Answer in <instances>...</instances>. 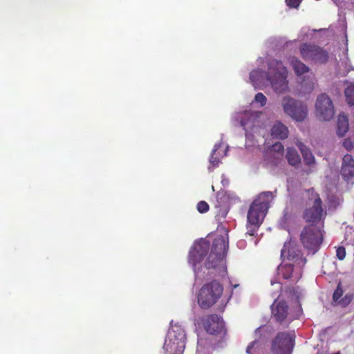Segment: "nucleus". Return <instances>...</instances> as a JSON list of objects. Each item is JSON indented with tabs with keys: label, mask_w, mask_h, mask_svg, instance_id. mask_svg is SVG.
<instances>
[{
	"label": "nucleus",
	"mask_w": 354,
	"mask_h": 354,
	"mask_svg": "<svg viewBox=\"0 0 354 354\" xmlns=\"http://www.w3.org/2000/svg\"><path fill=\"white\" fill-rule=\"evenodd\" d=\"M223 292V286L216 280L204 284L197 294L198 306L203 310L209 309L221 298Z\"/></svg>",
	"instance_id": "f257e3e1"
},
{
	"label": "nucleus",
	"mask_w": 354,
	"mask_h": 354,
	"mask_svg": "<svg viewBox=\"0 0 354 354\" xmlns=\"http://www.w3.org/2000/svg\"><path fill=\"white\" fill-rule=\"evenodd\" d=\"M287 69L281 61L272 59L268 63V80L277 93H282L288 88Z\"/></svg>",
	"instance_id": "f03ea898"
},
{
	"label": "nucleus",
	"mask_w": 354,
	"mask_h": 354,
	"mask_svg": "<svg viewBox=\"0 0 354 354\" xmlns=\"http://www.w3.org/2000/svg\"><path fill=\"white\" fill-rule=\"evenodd\" d=\"M308 192L310 194L311 199L314 201L311 207L304 209L302 217L310 225H317L319 223L321 228H323L326 212L323 207L322 201L313 188L308 189Z\"/></svg>",
	"instance_id": "7ed1b4c3"
},
{
	"label": "nucleus",
	"mask_w": 354,
	"mask_h": 354,
	"mask_svg": "<svg viewBox=\"0 0 354 354\" xmlns=\"http://www.w3.org/2000/svg\"><path fill=\"white\" fill-rule=\"evenodd\" d=\"M299 238L304 248L315 254L319 250L323 242V230L320 226L308 225L303 228Z\"/></svg>",
	"instance_id": "20e7f679"
},
{
	"label": "nucleus",
	"mask_w": 354,
	"mask_h": 354,
	"mask_svg": "<svg viewBox=\"0 0 354 354\" xmlns=\"http://www.w3.org/2000/svg\"><path fill=\"white\" fill-rule=\"evenodd\" d=\"M227 248L228 242L224 236H220L216 238L213 241L211 252L204 262V268L206 270H210L222 266Z\"/></svg>",
	"instance_id": "39448f33"
},
{
	"label": "nucleus",
	"mask_w": 354,
	"mask_h": 354,
	"mask_svg": "<svg viewBox=\"0 0 354 354\" xmlns=\"http://www.w3.org/2000/svg\"><path fill=\"white\" fill-rule=\"evenodd\" d=\"M186 335L179 326L171 327L167 335L163 348L170 354H183L185 348Z\"/></svg>",
	"instance_id": "423d86ee"
},
{
	"label": "nucleus",
	"mask_w": 354,
	"mask_h": 354,
	"mask_svg": "<svg viewBox=\"0 0 354 354\" xmlns=\"http://www.w3.org/2000/svg\"><path fill=\"white\" fill-rule=\"evenodd\" d=\"M196 324L202 326L211 335L224 337L227 334L225 322L222 317L216 314H207L196 319Z\"/></svg>",
	"instance_id": "0eeeda50"
},
{
	"label": "nucleus",
	"mask_w": 354,
	"mask_h": 354,
	"mask_svg": "<svg viewBox=\"0 0 354 354\" xmlns=\"http://www.w3.org/2000/svg\"><path fill=\"white\" fill-rule=\"evenodd\" d=\"M281 257L286 259L289 263L295 265L296 272L298 271V277H301V270L306 265L307 260L298 245L292 241L286 242L281 251Z\"/></svg>",
	"instance_id": "6e6552de"
},
{
	"label": "nucleus",
	"mask_w": 354,
	"mask_h": 354,
	"mask_svg": "<svg viewBox=\"0 0 354 354\" xmlns=\"http://www.w3.org/2000/svg\"><path fill=\"white\" fill-rule=\"evenodd\" d=\"M209 246V241L202 240L194 243L191 248L188 255V262L192 266L196 274L203 271V266L201 265V262L207 256Z\"/></svg>",
	"instance_id": "1a4fd4ad"
},
{
	"label": "nucleus",
	"mask_w": 354,
	"mask_h": 354,
	"mask_svg": "<svg viewBox=\"0 0 354 354\" xmlns=\"http://www.w3.org/2000/svg\"><path fill=\"white\" fill-rule=\"evenodd\" d=\"M283 111L296 121L304 120L308 114L306 104L289 96H285L281 101Z\"/></svg>",
	"instance_id": "9d476101"
},
{
	"label": "nucleus",
	"mask_w": 354,
	"mask_h": 354,
	"mask_svg": "<svg viewBox=\"0 0 354 354\" xmlns=\"http://www.w3.org/2000/svg\"><path fill=\"white\" fill-rule=\"evenodd\" d=\"M295 335L288 332H279L272 342V354H291L294 348Z\"/></svg>",
	"instance_id": "9b49d317"
},
{
	"label": "nucleus",
	"mask_w": 354,
	"mask_h": 354,
	"mask_svg": "<svg viewBox=\"0 0 354 354\" xmlns=\"http://www.w3.org/2000/svg\"><path fill=\"white\" fill-rule=\"evenodd\" d=\"M300 53L305 61L325 63L328 59V53L319 46L304 43L299 48Z\"/></svg>",
	"instance_id": "f8f14e48"
},
{
	"label": "nucleus",
	"mask_w": 354,
	"mask_h": 354,
	"mask_svg": "<svg viewBox=\"0 0 354 354\" xmlns=\"http://www.w3.org/2000/svg\"><path fill=\"white\" fill-rule=\"evenodd\" d=\"M267 210L258 206L256 203H252L247 215V234L253 236L260 225L263 222Z\"/></svg>",
	"instance_id": "ddd939ff"
},
{
	"label": "nucleus",
	"mask_w": 354,
	"mask_h": 354,
	"mask_svg": "<svg viewBox=\"0 0 354 354\" xmlns=\"http://www.w3.org/2000/svg\"><path fill=\"white\" fill-rule=\"evenodd\" d=\"M315 110L317 116L322 120L329 121L335 115L333 102L326 93H322L317 97Z\"/></svg>",
	"instance_id": "4468645a"
},
{
	"label": "nucleus",
	"mask_w": 354,
	"mask_h": 354,
	"mask_svg": "<svg viewBox=\"0 0 354 354\" xmlns=\"http://www.w3.org/2000/svg\"><path fill=\"white\" fill-rule=\"evenodd\" d=\"M272 316L278 323L290 322L293 317L290 315L289 306L284 300L275 299L271 306Z\"/></svg>",
	"instance_id": "2eb2a0df"
},
{
	"label": "nucleus",
	"mask_w": 354,
	"mask_h": 354,
	"mask_svg": "<svg viewBox=\"0 0 354 354\" xmlns=\"http://www.w3.org/2000/svg\"><path fill=\"white\" fill-rule=\"evenodd\" d=\"M266 167L270 169L281 167L285 163L283 156L281 153L267 151L264 156Z\"/></svg>",
	"instance_id": "dca6fc26"
},
{
	"label": "nucleus",
	"mask_w": 354,
	"mask_h": 354,
	"mask_svg": "<svg viewBox=\"0 0 354 354\" xmlns=\"http://www.w3.org/2000/svg\"><path fill=\"white\" fill-rule=\"evenodd\" d=\"M341 174L345 180L354 176V159L351 154H346L342 159Z\"/></svg>",
	"instance_id": "f3484780"
},
{
	"label": "nucleus",
	"mask_w": 354,
	"mask_h": 354,
	"mask_svg": "<svg viewBox=\"0 0 354 354\" xmlns=\"http://www.w3.org/2000/svg\"><path fill=\"white\" fill-rule=\"evenodd\" d=\"M278 274L284 279H289L294 276L298 280L301 277H298V272H296L295 265L292 263H282L278 266Z\"/></svg>",
	"instance_id": "a211bd4d"
},
{
	"label": "nucleus",
	"mask_w": 354,
	"mask_h": 354,
	"mask_svg": "<svg viewBox=\"0 0 354 354\" xmlns=\"http://www.w3.org/2000/svg\"><path fill=\"white\" fill-rule=\"evenodd\" d=\"M288 127L281 122H276L271 129V136L273 138L284 140L288 136Z\"/></svg>",
	"instance_id": "6ab92c4d"
},
{
	"label": "nucleus",
	"mask_w": 354,
	"mask_h": 354,
	"mask_svg": "<svg viewBox=\"0 0 354 354\" xmlns=\"http://www.w3.org/2000/svg\"><path fill=\"white\" fill-rule=\"evenodd\" d=\"M273 198V192H263L259 195L258 198L252 203H256L258 206L268 211Z\"/></svg>",
	"instance_id": "aec40b11"
},
{
	"label": "nucleus",
	"mask_w": 354,
	"mask_h": 354,
	"mask_svg": "<svg viewBox=\"0 0 354 354\" xmlns=\"http://www.w3.org/2000/svg\"><path fill=\"white\" fill-rule=\"evenodd\" d=\"M349 129L348 118L345 114H339L337 122V134L344 137Z\"/></svg>",
	"instance_id": "412c9836"
},
{
	"label": "nucleus",
	"mask_w": 354,
	"mask_h": 354,
	"mask_svg": "<svg viewBox=\"0 0 354 354\" xmlns=\"http://www.w3.org/2000/svg\"><path fill=\"white\" fill-rule=\"evenodd\" d=\"M286 158L288 164L296 167L301 163V158L297 151L294 148L288 147L287 149Z\"/></svg>",
	"instance_id": "4be33fe9"
},
{
	"label": "nucleus",
	"mask_w": 354,
	"mask_h": 354,
	"mask_svg": "<svg viewBox=\"0 0 354 354\" xmlns=\"http://www.w3.org/2000/svg\"><path fill=\"white\" fill-rule=\"evenodd\" d=\"M290 64L293 68V70L296 75H301L305 73H307L309 70L308 67L299 60L296 57H292L290 60Z\"/></svg>",
	"instance_id": "5701e85b"
},
{
	"label": "nucleus",
	"mask_w": 354,
	"mask_h": 354,
	"mask_svg": "<svg viewBox=\"0 0 354 354\" xmlns=\"http://www.w3.org/2000/svg\"><path fill=\"white\" fill-rule=\"evenodd\" d=\"M344 84H347L344 90V95L346 102L351 105H354V83L348 80H345Z\"/></svg>",
	"instance_id": "b1692460"
},
{
	"label": "nucleus",
	"mask_w": 354,
	"mask_h": 354,
	"mask_svg": "<svg viewBox=\"0 0 354 354\" xmlns=\"http://www.w3.org/2000/svg\"><path fill=\"white\" fill-rule=\"evenodd\" d=\"M304 162L306 165H311L315 163V157L312 152L307 148L301 149Z\"/></svg>",
	"instance_id": "393cba45"
},
{
	"label": "nucleus",
	"mask_w": 354,
	"mask_h": 354,
	"mask_svg": "<svg viewBox=\"0 0 354 354\" xmlns=\"http://www.w3.org/2000/svg\"><path fill=\"white\" fill-rule=\"evenodd\" d=\"M315 83L312 79H307L304 80V81L301 82V88L304 91V92L306 93H310L313 91L315 86Z\"/></svg>",
	"instance_id": "a878e982"
},
{
	"label": "nucleus",
	"mask_w": 354,
	"mask_h": 354,
	"mask_svg": "<svg viewBox=\"0 0 354 354\" xmlns=\"http://www.w3.org/2000/svg\"><path fill=\"white\" fill-rule=\"evenodd\" d=\"M219 145H215L214 149L212 150V152L211 153V156L209 157V162L212 165V166L217 167L219 164V158L215 156L216 151L218 150Z\"/></svg>",
	"instance_id": "bb28decb"
},
{
	"label": "nucleus",
	"mask_w": 354,
	"mask_h": 354,
	"mask_svg": "<svg viewBox=\"0 0 354 354\" xmlns=\"http://www.w3.org/2000/svg\"><path fill=\"white\" fill-rule=\"evenodd\" d=\"M344 291L342 287V283L339 282L337 286V288L333 292V299L335 302H339V301L342 299Z\"/></svg>",
	"instance_id": "cd10ccee"
},
{
	"label": "nucleus",
	"mask_w": 354,
	"mask_h": 354,
	"mask_svg": "<svg viewBox=\"0 0 354 354\" xmlns=\"http://www.w3.org/2000/svg\"><path fill=\"white\" fill-rule=\"evenodd\" d=\"M353 298L352 294H346L339 301L338 304L343 307H346L352 301Z\"/></svg>",
	"instance_id": "c85d7f7f"
},
{
	"label": "nucleus",
	"mask_w": 354,
	"mask_h": 354,
	"mask_svg": "<svg viewBox=\"0 0 354 354\" xmlns=\"http://www.w3.org/2000/svg\"><path fill=\"white\" fill-rule=\"evenodd\" d=\"M268 151H273L276 153H281L283 155L284 153V147L281 142H276L274 144L271 148Z\"/></svg>",
	"instance_id": "c756f323"
},
{
	"label": "nucleus",
	"mask_w": 354,
	"mask_h": 354,
	"mask_svg": "<svg viewBox=\"0 0 354 354\" xmlns=\"http://www.w3.org/2000/svg\"><path fill=\"white\" fill-rule=\"evenodd\" d=\"M264 72L260 69L254 70L250 73V79L252 82L255 83L257 81V77L262 76Z\"/></svg>",
	"instance_id": "7c9ffc66"
},
{
	"label": "nucleus",
	"mask_w": 354,
	"mask_h": 354,
	"mask_svg": "<svg viewBox=\"0 0 354 354\" xmlns=\"http://www.w3.org/2000/svg\"><path fill=\"white\" fill-rule=\"evenodd\" d=\"M197 209L200 213H205L209 210V205L207 202L201 201L197 204Z\"/></svg>",
	"instance_id": "2f4dec72"
},
{
	"label": "nucleus",
	"mask_w": 354,
	"mask_h": 354,
	"mask_svg": "<svg viewBox=\"0 0 354 354\" xmlns=\"http://www.w3.org/2000/svg\"><path fill=\"white\" fill-rule=\"evenodd\" d=\"M254 100H255L256 102L260 103L261 106H263L264 105H266V102H267L266 97L262 93H258L255 95Z\"/></svg>",
	"instance_id": "473e14b6"
},
{
	"label": "nucleus",
	"mask_w": 354,
	"mask_h": 354,
	"mask_svg": "<svg viewBox=\"0 0 354 354\" xmlns=\"http://www.w3.org/2000/svg\"><path fill=\"white\" fill-rule=\"evenodd\" d=\"M343 146L346 150L351 151L353 149L354 143L350 138H347L344 140Z\"/></svg>",
	"instance_id": "72a5a7b5"
},
{
	"label": "nucleus",
	"mask_w": 354,
	"mask_h": 354,
	"mask_svg": "<svg viewBox=\"0 0 354 354\" xmlns=\"http://www.w3.org/2000/svg\"><path fill=\"white\" fill-rule=\"evenodd\" d=\"M336 256L339 260L344 259L346 257V250L344 247H338L336 250Z\"/></svg>",
	"instance_id": "f704fd0d"
},
{
	"label": "nucleus",
	"mask_w": 354,
	"mask_h": 354,
	"mask_svg": "<svg viewBox=\"0 0 354 354\" xmlns=\"http://www.w3.org/2000/svg\"><path fill=\"white\" fill-rule=\"evenodd\" d=\"M301 0H286V5L290 8H297Z\"/></svg>",
	"instance_id": "c9c22d12"
},
{
	"label": "nucleus",
	"mask_w": 354,
	"mask_h": 354,
	"mask_svg": "<svg viewBox=\"0 0 354 354\" xmlns=\"http://www.w3.org/2000/svg\"><path fill=\"white\" fill-rule=\"evenodd\" d=\"M253 345L252 344H251V345L248 346V348H247V352L248 353H250V349H251L252 348Z\"/></svg>",
	"instance_id": "e433bc0d"
},
{
	"label": "nucleus",
	"mask_w": 354,
	"mask_h": 354,
	"mask_svg": "<svg viewBox=\"0 0 354 354\" xmlns=\"http://www.w3.org/2000/svg\"><path fill=\"white\" fill-rule=\"evenodd\" d=\"M242 126H245V123L243 122H241Z\"/></svg>",
	"instance_id": "4c0bfd02"
}]
</instances>
